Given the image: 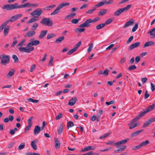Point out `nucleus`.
Wrapping results in <instances>:
<instances>
[{
  "mask_svg": "<svg viewBox=\"0 0 155 155\" xmlns=\"http://www.w3.org/2000/svg\"><path fill=\"white\" fill-rule=\"evenodd\" d=\"M124 10H117L114 13V15L116 16H118L123 12Z\"/></svg>",
  "mask_w": 155,
  "mask_h": 155,
  "instance_id": "09e8293b",
  "label": "nucleus"
},
{
  "mask_svg": "<svg viewBox=\"0 0 155 155\" xmlns=\"http://www.w3.org/2000/svg\"><path fill=\"white\" fill-rule=\"evenodd\" d=\"M54 59V58L52 57H51L50 60L49 62V64L50 66H52L53 65V62Z\"/></svg>",
  "mask_w": 155,
  "mask_h": 155,
  "instance_id": "0e129e2a",
  "label": "nucleus"
},
{
  "mask_svg": "<svg viewBox=\"0 0 155 155\" xmlns=\"http://www.w3.org/2000/svg\"><path fill=\"white\" fill-rule=\"evenodd\" d=\"M56 5H52L49 6H47L45 7L44 10H51L53 9L56 7Z\"/></svg>",
  "mask_w": 155,
  "mask_h": 155,
  "instance_id": "4c0bfd02",
  "label": "nucleus"
},
{
  "mask_svg": "<svg viewBox=\"0 0 155 155\" xmlns=\"http://www.w3.org/2000/svg\"><path fill=\"white\" fill-rule=\"evenodd\" d=\"M134 38V37L133 36H131L128 39L127 41V44H129L132 40Z\"/></svg>",
  "mask_w": 155,
  "mask_h": 155,
  "instance_id": "e2e57ef3",
  "label": "nucleus"
},
{
  "mask_svg": "<svg viewBox=\"0 0 155 155\" xmlns=\"http://www.w3.org/2000/svg\"><path fill=\"white\" fill-rule=\"evenodd\" d=\"M150 34L152 38H155V28H154L149 31L147 33Z\"/></svg>",
  "mask_w": 155,
  "mask_h": 155,
  "instance_id": "5701e85b",
  "label": "nucleus"
},
{
  "mask_svg": "<svg viewBox=\"0 0 155 155\" xmlns=\"http://www.w3.org/2000/svg\"><path fill=\"white\" fill-rule=\"evenodd\" d=\"M64 36L61 37L56 39L55 42L56 43H60L64 39Z\"/></svg>",
  "mask_w": 155,
  "mask_h": 155,
  "instance_id": "473e14b6",
  "label": "nucleus"
},
{
  "mask_svg": "<svg viewBox=\"0 0 155 155\" xmlns=\"http://www.w3.org/2000/svg\"><path fill=\"white\" fill-rule=\"evenodd\" d=\"M155 106V103L153 104L152 105H150L146 108V111L147 113L152 110Z\"/></svg>",
  "mask_w": 155,
  "mask_h": 155,
  "instance_id": "a878e982",
  "label": "nucleus"
},
{
  "mask_svg": "<svg viewBox=\"0 0 155 155\" xmlns=\"http://www.w3.org/2000/svg\"><path fill=\"white\" fill-rule=\"evenodd\" d=\"M76 14L74 13H71L67 15L65 18L66 19H68L70 18H73Z\"/></svg>",
  "mask_w": 155,
  "mask_h": 155,
  "instance_id": "7c9ffc66",
  "label": "nucleus"
},
{
  "mask_svg": "<svg viewBox=\"0 0 155 155\" xmlns=\"http://www.w3.org/2000/svg\"><path fill=\"white\" fill-rule=\"evenodd\" d=\"M143 131V130H140L136 131L133 133L131 135L132 137H134L138 135L140 133L142 132Z\"/></svg>",
  "mask_w": 155,
  "mask_h": 155,
  "instance_id": "c756f323",
  "label": "nucleus"
},
{
  "mask_svg": "<svg viewBox=\"0 0 155 155\" xmlns=\"http://www.w3.org/2000/svg\"><path fill=\"white\" fill-rule=\"evenodd\" d=\"M110 134L108 133H107L99 137V138L100 139H102L103 138H106V137H108L109 135Z\"/></svg>",
  "mask_w": 155,
  "mask_h": 155,
  "instance_id": "4d7b16f0",
  "label": "nucleus"
},
{
  "mask_svg": "<svg viewBox=\"0 0 155 155\" xmlns=\"http://www.w3.org/2000/svg\"><path fill=\"white\" fill-rule=\"evenodd\" d=\"M106 12V10H101L100 12L99 13L98 15H99L102 16L105 14Z\"/></svg>",
  "mask_w": 155,
  "mask_h": 155,
  "instance_id": "bf43d9fd",
  "label": "nucleus"
},
{
  "mask_svg": "<svg viewBox=\"0 0 155 155\" xmlns=\"http://www.w3.org/2000/svg\"><path fill=\"white\" fill-rule=\"evenodd\" d=\"M55 147L56 149H59L60 147V143L57 138H55Z\"/></svg>",
  "mask_w": 155,
  "mask_h": 155,
  "instance_id": "412c9836",
  "label": "nucleus"
},
{
  "mask_svg": "<svg viewBox=\"0 0 155 155\" xmlns=\"http://www.w3.org/2000/svg\"><path fill=\"white\" fill-rule=\"evenodd\" d=\"M100 19V18L98 17L94 18L93 20L91 19H88L84 23L81 24L79 27H88L90 26V24L92 22H96Z\"/></svg>",
  "mask_w": 155,
  "mask_h": 155,
  "instance_id": "7ed1b4c3",
  "label": "nucleus"
},
{
  "mask_svg": "<svg viewBox=\"0 0 155 155\" xmlns=\"http://www.w3.org/2000/svg\"><path fill=\"white\" fill-rule=\"evenodd\" d=\"M135 23V20L133 19H131L127 21L124 25V28H126L128 26L133 25Z\"/></svg>",
  "mask_w": 155,
  "mask_h": 155,
  "instance_id": "f8f14e48",
  "label": "nucleus"
},
{
  "mask_svg": "<svg viewBox=\"0 0 155 155\" xmlns=\"http://www.w3.org/2000/svg\"><path fill=\"white\" fill-rule=\"evenodd\" d=\"M42 12V10H34L31 13V15L36 18H38L41 15Z\"/></svg>",
  "mask_w": 155,
  "mask_h": 155,
  "instance_id": "1a4fd4ad",
  "label": "nucleus"
},
{
  "mask_svg": "<svg viewBox=\"0 0 155 155\" xmlns=\"http://www.w3.org/2000/svg\"><path fill=\"white\" fill-rule=\"evenodd\" d=\"M56 36V35L53 33H51L48 35L47 36V39H49L52 38Z\"/></svg>",
  "mask_w": 155,
  "mask_h": 155,
  "instance_id": "a19ab883",
  "label": "nucleus"
},
{
  "mask_svg": "<svg viewBox=\"0 0 155 155\" xmlns=\"http://www.w3.org/2000/svg\"><path fill=\"white\" fill-rule=\"evenodd\" d=\"M33 117H31L29 118L28 120V125H32V123L31 122V121L33 119Z\"/></svg>",
  "mask_w": 155,
  "mask_h": 155,
  "instance_id": "5fc2aeb1",
  "label": "nucleus"
},
{
  "mask_svg": "<svg viewBox=\"0 0 155 155\" xmlns=\"http://www.w3.org/2000/svg\"><path fill=\"white\" fill-rule=\"evenodd\" d=\"M155 44V42L152 41H149L147 42H146L143 46V48H145L146 47H149L151 46H153Z\"/></svg>",
  "mask_w": 155,
  "mask_h": 155,
  "instance_id": "4be33fe9",
  "label": "nucleus"
},
{
  "mask_svg": "<svg viewBox=\"0 0 155 155\" xmlns=\"http://www.w3.org/2000/svg\"><path fill=\"white\" fill-rule=\"evenodd\" d=\"M15 70L14 69H11L6 75L7 78H9L15 74Z\"/></svg>",
  "mask_w": 155,
  "mask_h": 155,
  "instance_id": "4468645a",
  "label": "nucleus"
},
{
  "mask_svg": "<svg viewBox=\"0 0 155 155\" xmlns=\"http://www.w3.org/2000/svg\"><path fill=\"white\" fill-rule=\"evenodd\" d=\"M148 121L151 124L152 122L155 121V117H151L148 120Z\"/></svg>",
  "mask_w": 155,
  "mask_h": 155,
  "instance_id": "774afa93",
  "label": "nucleus"
},
{
  "mask_svg": "<svg viewBox=\"0 0 155 155\" xmlns=\"http://www.w3.org/2000/svg\"><path fill=\"white\" fill-rule=\"evenodd\" d=\"M25 146V143L24 142L21 143L18 147V150H21L24 149Z\"/></svg>",
  "mask_w": 155,
  "mask_h": 155,
  "instance_id": "58836bf2",
  "label": "nucleus"
},
{
  "mask_svg": "<svg viewBox=\"0 0 155 155\" xmlns=\"http://www.w3.org/2000/svg\"><path fill=\"white\" fill-rule=\"evenodd\" d=\"M137 68L134 65L130 66L128 68V70L129 71H131Z\"/></svg>",
  "mask_w": 155,
  "mask_h": 155,
  "instance_id": "49530a36",
  "label": "nucleus"
},
{
  "mask_svg": "<svg viewBox=\"0 0 155 155\" xmlns=\"http://www.w3.org/2000/svg\"><path fill=\"white\" fill-rule=\"evenodd\" d=\"M148 91L147 90L145 91L144 94V98L145 99H147L149 97L150 95L148 94Z\"/></svg>",
  "mask_w": 155,
  "mask_h": 155,
  "instance_id": "69168bd1",
  "label": "nucleus"
},
{
  "mask_svg": "<svg viewBox=\"0 0 155 155\" xmlns=\"http://www.w3.org/2000/svg\"><path fill=\"white\" fill-rule=\"evenodd\" d=\"M70 4L69 2H63L60 4L55 10H60L64 6H69Z\"/></svg>",
  "mask_w": 155,
  "mask_h": 155,
  "instance_id": "f3484780",
  "label": "nucleus"
},
{
  "mask_svg": "<svg viewBox=\"0 0 155 155\" xmlns=\"http://www.w3.org/2000/svg\"><path fill=\"white\" fill-rule=\"evenodd\" d=\"M10 56L8 55H5L4 54L0 55L1 64L5 65L8 64L10 61Z\"/></svg>",
  "mask_w": 155,
  "mask_h": 155,
  "instance_id": "20e7f679",
  "label": "nucleus"
},
{
  "mask_svg": "<svg viewBox=\"0 0 155 155\" xmlns=\"http://www.w3.org/2000/svg\"><path fill=\"white\" fill-rule=\"evenodd\" d=\"M38 25V23L35 22L31 27V29L33 30H36L37 29Z\"/></svg>",
  "mask_w": 155,
  "mask_h": 155,
  "instance_id": "72a5a7b5",
  "label": "nucleus"
},
{
  "mask_svg": "<svg viewBox=\"0 0 155 155\" xmlns=\"http://www.w3.org/2000/svg\"><path fill=\"white\" fill-rule=\"evenodd\" d=\"M42 25L48 26H51L53 25V21L52 20L48 18H43L40 22Z\"/></svg>",
  "mask_w": 155,
  "mask_h": 155,
  "instance_id": "423d86ee",
  "label": "nucleus"
},
{
  "mask_svg": "<svg viewBox=\"0 0 155 155\" xmlns=\"http://www.w3.org/2000/svg\"><path fill=\"white\" fill-rule=\"evenodd\" d=\"M41 131V128L38 126H36L34 128V133L35 135L38 134Z\"/></svg>",
  "mask_w": 155,
  "mask_h": 155,
  "instance_id": "bb28decb",
  "label": "nucleus"
},
{
  "mask_svg": "<svg viewBox=\"0 0 155 155\" xmlns=\"http://www.w3.org/2000/svg\"><path fill=\"white\" fill-rule=\"evenodd\" d=\"M93 43H92L89 45V47L88 48L87 51L89 53L92 50V49L93 48Z\"/></svg>",
  "mask_w": 155,
  "mask_h": 155,
  "instance_id": "c03bdc74",
  "label": "nucleus"
},
{
  "mask_svg": "<svg viewBox=\"0 0 155 155\" xmlns=\"http://www.w3.org/2000/svg\"><path fill=\"white\" fill-rule=\"evenodd\" d=\"M129 139H127L125 140H122L121 141H118L115 143L114 142L111 141H110L106 143L107 145H112L113 144L114 146H116L117 148H118L119 146L121 144H125L126 143L127 141Z\"/></svg>",
  "mask_w": 155,
  "mask_h": 155,
  "instance_id": "39448f33",
  "label": "nucleus"
},
{
  "mask_svg": "<svg viewBox=\"0 0 155 155\" xmlns=\"http://www.w3.org/2000/svg\"><path fill=\"white\" fill-rule=\"evenodd\" d=\"M38 6V5L37 4L30 3H29V8H36Z\"/></svg>",
  "mask_w": 155,
  "mask_h": 155,
  "instance_id": "8fccbe9b",
  "label": "nucleus"
},
{
  "mask_svg": "<svg viewBox=\"0 0 155 155\" xmlns=\"http://www.w3.org/2000/svg\"><path fill=\"white\" fill-rule=\"evenodd\" d=\"M12 57L14 60L15 63H17L18 61V58L16 55L15 54L13 55Z\"/></svg>",
  "mask_w": 155,
  "mask_h": 155,
  "instance_id": "79ce46f5",
  "label": "nucleus"
},
{
  "mask_svg": "<svg viewBox=\"0 0 155 155\" xmlns=\"http://www.w3.org/2000/svg\"><path fill=\"white\" fill-rule=\"evenodd\" d=\"M17 3H15L13 4H8L3 6L2 8L7 10H12L16 9Z\"/></svg>",
  "mask_w": 155,
  "mask_h": 155,
  "instance_id": "0eeeda50",
  "label": "nucleus"
},
{
  "mask_svg": "<svg viewBox=\"0 0 155 155\" xmlns=\"http://www.w3.org/2000/svg\"><path fill=\"white\" fill-rule=\"evenodd\" d=\"M137 121V120L134 118L132 120L129 124L130 125L129 127V129H133L138 125L137 124V123H136Z\"/></svg>",
  "mask_w": 155,
  "mask_h": 155,
  "instance_id": "9d476101",
  "label": "nucleus"
},
{
  "mask_svg": "<svg viewBox=\"0 0 155 155\" xmlns=\"http://www.w3.org/2000/svg\"><path fill=\"white\" fill-rule=\"evenodd\" d=\"M109 70L108 69H106L103 72V74L105 76H107L108 74Z\"/></svg>",
  "mask_w": 155,
  "mask_h": 155,
  "instance_id": "338daca9",
  "label": "nucleus"
},
{
  "mask_svg": "<svg viewBox=\"0 0 155 155\" xmlns=\"http://www.w3.org/2000/svg\"><path fill=\"white\" fill-rule=\"evenodd\" d=\"M22 16V14L15 15L10 17L8 20L5 21L0 26V32H1L9 22H13L17 20Z\"/></svg>",
  "mask_w": 155,
  "mask_h": 155,
  "instance_id": "f03ea898",
  "label": "nucleus"
},
{
  "mask_svg": "<svg viewBox=\"0 0 155 155\" xmlns=\"http://www.w3.org/2000/svg\"><path fill=\"white\" fill-rule=\"evenodd\" d=\"M140 44V42H137L132 44L129 47V50H131L135 48H137L139 46Z\"/></svg>",
  "mask_w": 155,
  "mask_h": 155,
  "instance_id": "a211bd4d",
  "label": "nucleus"
},
{
  "mask_svg": "<svg viewBox=\"0 0 155 155\" xmlns=\"http://www.w3.org/2000/svg\"><path fill=\"white\" fill-rule=\"evenodd\" d=\"M96 148V147L95 146H88L82 149L81 150V152H85L87 151H89L91 150H94Z\"/></svg>",
  "mask_w": 155,
  "mask_h": 155,
  "instance_id": "9b49d317",
  "label": "nucleus"
},
{
  "mask_svg": "<svg viewBox=\"0 0 155 155\" xmlns=\"http://www.w3.org/2000/svg\"><path fill=\"white\" fill-rule=\"evenodd\" d=\"M76 31H78L79 32H82L85 30V29L84 28H77L76 29Z\"/></svg>",
  "mask_w": 155,
  "mask_h": 155,
  "instance_id": "864d4df0",
  "label": "nucleus"
},
{
  "mask_svg": "<svg viewBox=\"0 0 155 155\" xmlns=\"http://www.w3.org/2000/svg\"><path fill=\"white\" fill-rule=\"evenodd\" d=\"M38 20V18H36L34 17L31 19H30L27 22V23H31L32 22H34Z\"/></svg>",
  "mask_w": 155,
  "mask_h": 155,
  "instance_id": "f704fd0d",
  "label": "nucleus"
},
{
  "mask_svg": "<svg viewBox=\"0 0 155 155\" xmlns=\"http://www.w3.org/2000/svg\"><path fill=\"white\" fill-rule=\"evenodd\" d=\"M48 32L47 30L42 31H41L40 34L38 37V38L39 39H41L43 38L47 34Z\"/></svg>",
  "mask_w": 155,
  "mask_h": 155,
  "instance_id": "b1692460",
  "label": "nucleus"
},
{
  "mask_svg": "<svg viewBox=\"0 0 155 155\" xmlns=\"http://www.w3.org/2000/svg\"><path fill=\"white\" fill-rule=\"evenodd\" d=\"M35 32L33 30L28 31L25 35V37H32L35 34Z\"/></svg>",
  "mask_w": 155,
  "mask_h": 155,
  "instance_id": "ddd939ff",
  "label": "nucleus"
},
{
  "mask_svg": "<svg viewBox=\"0 0 155 155\" xmlns=\"http://www.w3.org/2000/svg\"><path fill=\"white\" fill-rule=\"evenodd\" d=\"M81 41H79L78 43H77L75 45L74 47V48H76L77 50L78 48L81 45Z\"/></svg>",
  "mask_w": 155,
  "mask_h": 155,
  "instance_id": "680f3d73",
  "label": "nucleus"
},
{
  "mask_svg": "<svg viewBox=\"0 0 155 155\" xmlns=\"http://www.w3.org/2000/svg\"><path fill=\"white\" fill-rule=\"evenodd\" d=\"M138 27V23H136L134 25V27L132 29V31L134 32L137 29Z\"/></svg>",
  "mask_w": 155,
  "mask_h": 155,
  "instance_id": "de8ad7c7",
  "label": "nucleus"
},
{
  "mask_svg": "<svg viewBox=\"0 0 155 155\" xmlns=\"http://www.w3.org/2000/svg\"><path fill=\"white\" fill-rule=\"evenodd\" d=\"M141 147L140 144L138 145L135 146L134 147L132 148V150H135L138 149Z\"/></svg>",
  "mask_w": 155,
  "mask_h": 155,
  "instance_id": "13d9d810",
  "label": "nucleus"
},
{
  "mask_svg": "<svg viewBox=\"0 0 155 155\" xmlns=\"http://www.w3.org/2000/svg\"><path fill=\"white\" fill-rule=\"evenodd\" d=\"M131 6H132L131 5H127L126 7H125L124 8H120L119 10H128L131 7Z\"/></svg>",
  "mask_w": 155,
  "mask_h": 155,
  "instance_id": "a18cd8bd",
  "label": "nucleus"
},
{
  "mask_svg": "<svg viewBox=\"0 0 155 155\" xmlns=\"http://www.w3.org/2000/svg\"><path fill=\"white\" fill-rule=\"evenodd\" d=\"M149 143V142L148 140H147L145 141H143L141 142L140 144V145L141 147H142L144 146H145L148 144Z\"/></svg>",
  "mask_w": 155,
  "mask_h": 155,
  "instance_id": "ea45409f",
  "label": "nucleus"
},
{
  "mask_svg": "<svg viewBox=\"0 0 155 155\" xmlns=\"http://www.w3.org/2000/svg\"><path fill=\"white\" fill-rule=\"evenodd\" d=\"M74 126V124L71 121H69L67 123V129H69V128L72 127Z\"/></svg>",
  "mask_w": 155,
  "mask_h": 155,
  "instance_id": "e433bc0d",
  "label": "nucleus"
},
{
  "mask_svg": "<svg viewBox=\"0 0 155 155\" xmlns=\"http://www.w3.org/2000/svg\"><path fill=\"white\" fill-rule=\"evenodd\" d=\"M26 41V39H23L17 45V48L19 47L18 48V49L20 48H23L22 46L25 45V43Z\"/></svg>",
  "mask_w": 155,
  "mask_h": 155,
  "instance_id": "cd10ccee",
  "label": "nucleus"
},
{
  "mask_svg": "<svg viewBox=\"0 0 155 155\" xmlns=\"http://www.w3.org/2000/svg\"><path fill=\"white\" fill-rule=\"evenodd\" d=\"M76 50H77L76 49V48H74L68 51L67 53V54L68 55L71 54L74 52Z\"/></svg>",
  "mask_w": 155,
  "mask_h": 155,
  "instance_id": "37998d69",
  "label": "nucleus"
},
{
  "mask_svg": "<svg viewBox=\"0 0 155 155\" xmlns=\"http://www.w3.org/2000/svg\"><path fill=\"white\" fill-rule=\"evenodd\" d=\"M113 19L112 18H110L107 20L104 24L106 25H108L110 24L113 21Z\"/></svg>",
  "mask_w": 155,
  "mask_h": 155,
  "instance_id": "052dcab7",
  "label": "nucleus"
},
{
  "mask_svg": "<svg viewBox=\"0 0 155 155\" xmlns=\"http://www.w3.org/2000/svg\"><path fill=\"white\" fill-rule=\"evenodd\" d=\"M64 125L63 123L61 124L60 125L59 129L58 130V134H60L62 132L64 128Z\"/></svg>",
  "mask_w": 155,
  "mask_h": 155,
  "instance_id": "2f4dec72",
  "label": "nucleus"
},
{
  "mask_svg": "<svg viewBox=\"0 0 155 155\" xmlns=\"http://www.w3.org/2000/svg\"><path fill=\"white\" fill-rule=\"evenodd\" d=\"M151 124L148 121V120H147V121H146L143 124V128L146 127H147L150 124Z\"/></svg>",
  "mask_w": 155,
  "mask_h": 155,
  "instance_id": "603ef678",
  "label": "nucleus"
},
{
  "mask_svg": "<svg viewBox=\"0 0 155 155\" xmlns=\"http://www.w3.org/2000/svg\"><path fill=\"white\" fill-rule=\"evenodd\" d=\"M147 113V112L146 111V110H145L142 112H141L136 117H135L134 118L138 120L140 119L142 117L144 116Z\"/></svg>",
  "mask_w": 155,
  "mask_h": 155,
  "instance_id": "aec40b11",
  "label": "nucleus"
},
{
  "mask_svg": "<svg viewBox=\"0 0 155 155\" xmlns=\"http://www.w3.org/2000/svg\"><path fill=\"white\" fill-rule=\"evenodd\" d=\"M126 146H122L119 149L115 150L113 152L114 154H116L124 151L126 149Z\"/></svg>",
  "mask_w": 155,
  "mask_h": 155,
  "instance_id": "6ab92c4d",
  "label": "nucleus"
},
{
  "mask_svg": "<svg viewBox=\"0 0 155 155\" xmlns=\"http://www.w3.org/2000/svg\"><path fill=\"white\" fill-rule=\"evenodd\" d=\"M38 140L37 139H35L32 141L31 142V146L32 148L35 149L36 150L37 149V147L36 143L38 142Z\"/></svg>",
  "mask_w": 155,
  "mask_h": 155,
  "instance_id": "2eb2a0df",
  "label": "nucleus"
},
{
  "mask_svg": "<svg viewBox=\"0 0 155 155\" xmlns=\"http://www.w3.org/2000/svg\"><path fill=\"white\" fill-rule=\"evenodd\" d=\"M79 19H74L72 20L71 21L72 23L73 24H76L78 22Z\"/></svg>",
  "mask_w": 155,
  "mask_h": 155,
  "instance_id": "6e6d98bb",
  "label": "nucleus"
},
{
  "mask_svg": "<svg viewBox=\"0 0 155 155\" xmlns=\"http://www.w3.org/2000/svg\"><path fill=\"white\" fill-rule=\"evenodd\" d=\"M77 101V98L76 97H74L72 98L69 100L68 103V105L71 106H72Z\"/></svg>",
  "mask_w": 155,
  "mask_h": 155,
  "instance_id": "dca6fc26",
  "label": "nucleus"
},
{
  "mask_svg": "<svg viewBox=\"0 0 155 155\" xmlns=\"http://www.w3.org/2000/svg\"><path fill=\"white\" fill-rule=\"evenodd\" d=\"M113 2L112 0H110L108 2H107L106 0H104L101 2L96 4L94 6L95 8L103 6L105 4H108L113 3Z\"/></svg>",
  "mask_w": 155,
  "mask_h": 155,
  "instance_id": "6e6552de",
  "label": "nucleus"
},
{
  "mask_svg": "<svg viewBox=\"0 0 155 155\" xmlns=\"http://www.w3.org/2000/svg\"><path fill=\"white\" fill-rule=\"evenodd\" d=\"M105 25V24L104 23H101L98 25L97 26L96 28V29L98 30L100 29L103 28Z\"/></svg>",
  "mask_w": 155,
  "mask_h": 155,
  "instance_id": "c9c22d12",
  "label": "nucleus"
},
{
  "mask_svg": "<svg viewBox=\"0 0 155 155\" xmlns=\"http://www.w3.org/2000/svg\"><path fill=\"white\" fill-rule=\"evenodd\" d=\"M29 102H31L34 103H37L38 101V100H33L31 98H29L28 99Z\"/></svg>",
  "mask_w": 155,
  "mask_h": 155,
  "instance_id": "3c124183",
  "label": "nucleus"
},
{
  "mask_svg": "<svg viewBox=\"0 0 155 155\" xmlns=\"http://www.w3.org/2000/svg\"><path fill=\"white\" fill-rule=\"evenodd\" d=\"M10 28V26H7L4 28L3 33V35L4 36H6L8 35Z\"/></svg>",
  "mask_w": 155,
  "mask_h": 155,
  "instance_id": "c85d7f7f",
  "label": "nucleus"
},
{
  "mask_svg": "<svg viewBox=\"0 0 155 155\" xmlns=\"http://www.w3.org/2000/svg\"><path fill=\"white\" fill-rule=\"evenodd\" d=\"M40 41L38 40H35L34 38H32L30 40V42L26 45L27 48H20L19 49L20 51L27 53H30L34 50V48L32 46L39 45Z\"/></svg>",
  "mask_w": 155,
  "mask_h": 155,
  "instance_id": "f257e3e1",
  "label": "nucleus"
},
{
  "mask_svg": "<svg viewBox=\"0 0 155 155\" xmlns=\"http://www.w3.org/2000/svg\"><path fill=\"white\" fill-rule=\"evenodd\" d=\"M29 3H26L24 4L18 5V4L17 3V8L19 9L20 8H23L25 7L29 8Z\"/></svg>",
  "mask_w": 155,
  "mask_h": 155,
  "instance_id": "393cba45",
  "label": "nucleus"
}]
</instances>
